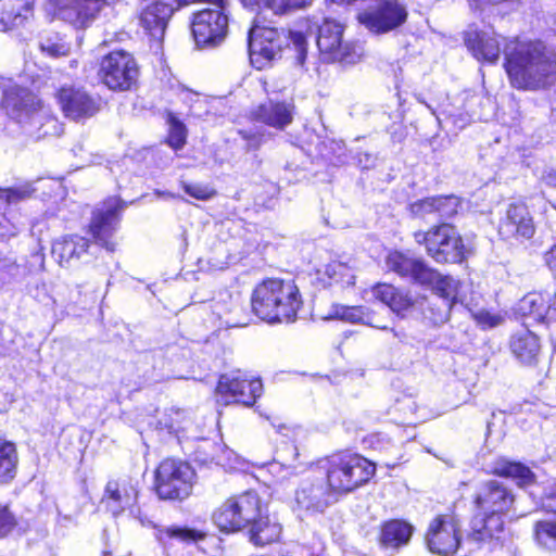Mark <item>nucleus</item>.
Here are the masks:
<instances>
[{"label":"nucleus","mask_w":556,"mask_h":556,"mask_svg":"<svg viewBox=\"0 0 556 556\" xmlns=\"http://www.w3.org/2000/svg\"><path fill=\"white\" fill-rule=\"evenodd\" d=\"M505 70L518 89L538 90L556 79V54L542 41L510 40L503 49Z\"/></svg>","instance_id":"nucleus-1"},{"label":"nucleus","mask_w":556,"mask_h":556,"mask_svg":"<svg viewBox=\"0 0 556 556\" xmlns=\"http://www.w3.org/2000/svg\"><path fill=\"white\" fill-rule=\"evenodd\" d=\"M34 0H0V31L22 26L33 16ZM59 20L75 28L89 27L106 7L108 0H47Z\"/></svg>","instance_id":"nucleus-2"},{"label":"nucleus","mask_w":556,"mask_h":556,"mask_svg":"<svg viewBox=\"0 0 556 556\" xmlns=\"http://www.w3.org/2000/svg\"><path fill=\"white\" fill-rule=\"evenodd\" d=\"M251 62L258 68L282 54L296 66H303L307 55V38L299 28L253 26L248 35Z\"/></svg>","instance_id":"nucleus-3"},{"label":"nucleus","mask_w":556,"mask_h":556,"mask_svg":"<svg viewBox=\"0 0 556 556\" xmlns=\"http://www.w3.org/2000/svg\"><path fill=\"white\" fill-rule=\"evenodd\" d=\"M515 502L513 492L498 480L480 483L475 505L479 510L472 519V540L477 542L498 541L504 534V516Z\"/></svg>","instance_id":"nucleus-4"},{"label":"nucleus","mask_w":556,"mask_h":556,"mask_svg":"<svg viewBox=\"0 0 556 556\" xmlns=\"http://www.w3.org/2000/svg\"><path fill=\"white\" fill-rule=\"evenodd\" d=\"M253 313L264 321H294L302 306L298 286L292 280L270 278L258 283L252 294Z\"/></svg>","instance_id":"nucleus-5"},{"label":"nucleus","mask_w":556,"mask_h":556,"mask_svg":"<svg viewBox=\"0 0 556 556\" xmlns=\"http://www.w3.org/2000/svg\"><path fill=\"white\" fill-rule=\"evenodd\" d=\"M2 108L11 118L36 128V132H29L37 138L60 134L58 121L42 110L40 100L26 88L12 83L4 85Z\"/></svg>","instance_id":"nucleus-6"},{"label":"nucleus","mask_w":556,"mask_h":556,"mask_svg":"<svg viewBox=\"0 0 556 556\" xmlns=\"http://www.w3.org/2000/svg\"><path fill=\"white\" fill-rule=\"evenodd\" d=\"M375 471V464L358 454H337L328 459L327 484L334 495L346 494L367 483Z\"/></svg>","instance_id":"nucleus-7"},{"label":"nucleus","mask_w":556,"mask_h":556,"mask_svg":"<svg viewBox=\"0 0 556 556\" xmlns=\"http://www.w3.org/2000/svg\"><path fill=\"white\" fill-rule=\"evenodd\" d=\"M263 508L258 494L247 491L227 498L214 510L212 520L222 532H238L250 527Z\"/></svg>","instance_id":"nucleus-8"},{"label":"nucleus","mask_w":556,"mask_h":556,"mask_svg":"<svg viewBox=\"0 0 556 556\" xmlns=\"http://www.w3.org/2000/svg\"><path fill=\"white\" fill-rule=\"evenodd\" d=\"M415 241L424 244L427 254L437 263L456 264L465 258L463 239L456 228L443 223L431 227L428 231L414 233Z\"/></svg>","instance_id":"nucleus-9"},{"label":"nucleus","mask_w":556,"mask_h":556,"mask_svg":"<svg viewBox=\"0 0 556 556\" xmlns=\"http://www.w3.org/2000/svg\"><path fill=\"white\" fill-rule=\"evenodd\" d=\"M194 470L180 459L163 460L155 472L156 492L164 500H184L192 491Z\"/></svg>","instance_id":"nucleus-10"},{"label":"nucleus","mask_w":556,"mask_h":556,"mask_svg":"<svg viewBox=\"0 0 556 556\" xmlns=\"http://www.w3.org/2000/svg\"><path fill=\"white\" fill-rule=\"evenodd\" d=\"M342 34L341 24L326 18L318 29L317 47L330 61L356 63L363 55V48L352 42H343Z\"/></svg>","instance_id":"nucleus-11"},{"label":"nucleus","mask_w":556,"mask_h":556,"mask_svg":"<svg viewBox=\"0 0 556 556\" xmlns=\"http://www.w3.org/2000/svg\"><path fill=\"white\" fill-rule=\"evenodd\" d=\"M406 18V8L399 0H378L376 5L357 14L359 24L375 35L386 34L400 27Z\"/></svg>","instance_id":"nucleus-12"},{"label":"nucleus","mask_w":556,"mask_h":556,"mask_svg":"<svg viewBox=\"0 0 556 556\" xmlns=\"http://www.w3.org/2000/svg\"><path fill=\"white\" fill-rule=\"evenodd\" d=\"M192 35L199 48L219 45L228 30V15L225 9H205L194 14Z\"/></svg>","instance_id":"nucleus-13"},{"label":"nucleus","mask_w":556,"mask_h":556,"mask_svg":"<svg viewBox=\"0 0 556 556\" xmlns=\"http://www.w3.org/2000/svg\"><path fill=\"white\" fill-rule=\"evenodd\" d=\"M101 72L104 84L113 90H129L139 75L134 56L122 50L113 51L103 58Z\"/></svg>","instance_id":"nucleus-14"},{"label":"nucleus","mask_w":556,"mask_h":556,"mask_svg":"<svg viewBox=\"0 0 556 556\" xmlns=\"http://www.w3.org/2000/svg\"><path fill=\"white\" fill-rule=\"evenodd\" d=\"M426 542L429 551L433 554L453 555L460 544L458 521L450 515L438 516L429 525Z\"/></svg>","instance_id":"nucleus-15"},{"label":"nucleus","mask_w":556,"mask_h":556,"mask_svg":"<svg viewBox=\"0 0 556 556\" xmlns=\"http://www.w3.org/2000/svg\"><path fill=\"white\" fill-rule=\"evenodd\" d=\"M337 501L336 495L323 479L304 480L295 491L294 509L307 515L324 513Z\"/></svg>","instance_id":"nucleus-16"},{"label":"nucleus","mask_w":556,"mask_h":556,"mask_svg":"<svg viewBox=\"0 0 556 556\" xmlns=\"http://www.w3.org/2000/svg\"><path fill=\"white\" fill-rule=\"evenodd\" d=\"M123 208L124 204L119 199L110 198L93 213L90 223V231L96 241L111 252L115 249L111 238L116 231Z\"/></svg>","instance_id":"nucleus-17"},{"label":"nucleus","mask_w":556,"mask_h":556,"mask_svg":"<svg viewBox=\"0 0 556 556\" xmlns=\"http://www.w3.org/2000/svg\"><path fill=\"white\" fill-rule=\"evenodd\" d=\"M56 98L65 116L74 121L91 117L100 108L97 99L85 90L73 86L62 87L58 91Z\"/></svg>","instance_id":"nucleus-18"},{"label":"nucleus","mask_w":556,"mask_h":556,"mask_svg":"<svg viewBox=\"0 0 556 556\" xmlns=\"http://www.w3.org/2000/svg\"><path fill=\"white\" fill-rule=\"evenodd\" d=\"M137 497L138 480L122 477L106 483L101 502L108 510L117 516L132 506L137 502Z\"/></svg>","instance_id":"nucleus-19"},{"label":"nucleus","mask_w":556,"mask_h":556,"mask_svg":"<svg viewBox=\"0 0 556 556\" xmlns=\"http://www.w3.org/2000/svg\"><path fill=\"white\" fill-rule=\"evenodd\" d=\"M295 114V105L292 100H268L257 105L251 113L254 121L263 123L278 130L286 129L292 124Z\"/></svg>","instance_id":"nucleus-20"},{"label":"nucleus","mask_w":556,"mask_h":556,"mask_svg":"<svg viewBox=\"0 0 556 556\" xmlns=\"http://www.w3.org/2000/svg\"><path fill=\"white\" fill-rule=\"evenodd\" d=\"M386 265L402 278L409 279L418 285L430 281L434 275L432 268L425 261L410 257L399 251L389 253Z\"/></svg>","instance_id":"nucleus-21"},{"label":"nucleus","mask_w":556,"mask_h":556,"mask_svg":"<svg viewBox=\"0 0 556 556\" xmlns=\"http://www.w3.org/2000/svg\"><path fill=\"white\" fill-rule=\"evenodd\" d=\"M498 232L506 239L531 238L534 233V225L528 207L521 203L510 204L505 218L500 224Z\"/></svg>","instance_id":"nucleus-22"},{"label":"nucleus","mask_w":556,"mask_h":556,"mask_svg":"<svg viewBox=\"0 0 556 556\" xmlns=\"http://www.w3.org/2000/svg\"><path fill=\"white\" fill-rule=\"evenodd\" d=\"M174 12L173 3L155 0L147 5L140 14V24L155 40H162L168 18Z\"/></svg>","instance_id":"nucleus-23"},{"label":"nucleus","mask_w":556,"mask_h":556,"mask_svg":"<svg viewBox=\"0 0 556 556\" xmlns=\"http://www.w3.org/2000/svg\"><path fill=\"white\" fill-rule=\"evenodd\" d=\"M465 42L478 61L493 64L498 60L501 47L494 34L468 30Z\"/></svg>","instance_id":"nucleus-24"},{"label":"nucleus","mask_w":556,"mask_h":556,"mask_svg":"<svg viewBox=\"0 0 556 556\" xmlns=\"http://www.w3.org/2000/svg\"><path fill=\"white\" fill-rule=\"evenodd\" d=\"M88 248V239L73 235L56 240L52 245V254L61 266L68 267L80 260L87 253Z\"/></svg>","instance_id":"nucleus-25"},{"label":"nucleus","mask_w":556,"mask_h":556,"mask_svg":"<svg viewBox=\"0 0 556 556\" xmlns=\"http://www.w3.org/2000/svg\"><path fill=\"white\" fill-rule=\"evenodd\" d=\"M553 305L552 294L530 292L517 303L516 312L521 316H529L538 323H543L548 317Z\"/></svg>","instance_id":"nucleus-26"},{"label":"nucleus","mask_w":556,"mask_h":556,"mask_svg":"<svg viewBox=\"0 0 556 556\" xmlns=\"http://www.w3.org/2000/svg\"><path fill=\"white\" fill-rule=\"evenodd\" d=\"M148 525L154 528L155 539L164 546L170 544L172 541H177L182 544H191L203 541L206 538V533L204 531L189 527L176 525L162 527L154 525L152 521H148Z\"/></svg>","instance_id":"nucleus-27"},{"label":"nucleus","mask_w":556,"mask_h":556,"mask_svg":"<svg viewBox=\"0 0 556 556\" xmlns=\"http://www.w3.org/2000/svg\"><path fill=\"white\" fill-rule=\"evenodd\" d=\"M510 349L521 363L531 365L539 354V339L528 329L520 330L511 337Z\"/></svg>","instance_id":"nucleus-28"},{"label":"nucleus","mask_w":556,"mask_h":556,"mask_svg":"<svg viewBox=\"0 0 556 556\" xmlns=\"http://www.w3.org/2000/svg\"><path fill=\"white\" fill-rule=\"evenodd\" d=\"M249 532L251 542L255 545H266L276 542L280 538L281 526L268 515H265L263 508L261 516L251 523Z\"/></svg>","instance_id":"nucleus-29"},{"label":"nucleus","mask_w":556,"mask_h":556,"mask_svg":"<svg viewBox=\"0 0 556 556\" xmlns=\"http://www.w3.org/2000/svg\"><path fill=\"white\" fill-rule=\"evenodd\" d=\"M372 294L396 314H403L414 305V301L407 293L397 290L391 285H377L372 289Z\"/></svg>","instance_id":"nucleus-30"},{"label":"nucleus","mask_w":556,"mask_h":556,"mask_svg":"<svg viewBox=\"0 0 556 556\" xmlns=\"http://www.w3.org/2000/svg\"><path fill=\"white\" fill-rule=\"evenodd\" d=\"M414 528L403 520H390L382 526L380 541L386 547L399 548L406 545L413 534Z\"/></svg>","instance_id":"nucleus-31"},{"label":"nucleus","mask_w":556,"mask_h":556,"mask_svg":"<svg viewBox=\"0 0 556 556\" xmlns=\"http://www.w3.org/2000/svg\"><path fill=\"white\" fill-rule=\"evenodd\" d=\"M244 387H249L247 376L240 371L222 375L216 388L218 401L226 405L236 403L240 389Z\"/></svg>","instance_id":"nucleus-32"},{"label":"nucleus","mask_w":556,"mask_h":556,"mask_svg":"<svg viewBox=\"0 0 556 556\" xmlns=\"http://www.w3.org/2000/svg\"><path fill=\"white\" fill-rule=\"evenodd\" d=\"M17 463L15 444L0 439V483H8L15 477Z\"/></svg>","instance_id":"nucleus-33"},{"label":"nucleus","mask_w":556,"mask_h":556,"mask_svg":"<svg viewBox=\"0 0 556 556\" xmlns=\"http://www.w3.org/2000/svg\"><path fill=\"white\" fill-rule=\"evenodd\" d=\"M494 472L516 480L520 486L529 485L534 481V473L521 463L500 460L494 467Z\"/></svg>","instance_id":"nucleus-34"},{"label":"nucleus","mask_w":556,"mask_h":556,"mask_svg":"<svg viewBox=\"0 0 556 556\" xmlns=\"http://www.w3.org/2000/svg\"><path fill=\"white\" fill-rule=\"evenodd\" d=\"M430 281L420 282L422 286H431L435 291L439 301H448L454 304L457 301L458 281L451 276H442L437 270Z\"/></svg>","instance_id":"nucleus-35"},{"label":"nucleus","mask_w":556,"mask_h":556,"mask_svg":"<svg viewBox=\"0 0 556 556\" xmlns=\"http://www.w3.org/2000/svg\"><path fill=\"white\" fill-rule=\"evenodd\" d=\"M336 316L349 323H361L378 329H387V326L377 323L374 314L364 306H342L337 308Z\"/></svg>","instance_id":"nucleus-36"},{"label":"nucleus","mask_w":556,"mask_h":556,"mask_svg":"<svg viewBox=\"0 0 556 556\" xmlns=\"http://www.w3.org/2000/svg\"><path fill=\"white\" fill-rule=\"evenodd\" d=\"M39 48L47 55L59 58L70 53L71 45L59 33L45 31L40 36Z\"/></svg>","instance_id":"nucleus-37"},{"label":"nucleus","mask_w":556,"mask_h":556,"mask_svg":"<svg viewBox=\"0 0 556 556\" xmlns=\"http://www.w3.org/2000/svg\"><path fill=\"white\" fill-rule=\"evenodd\" d=\"M535 540L542 547L556 552V522L539 521L534 528Z\"/></svg>","instance_id":"nucleus-38"},{"label":"nucleus","mask_w":556,"mask_h":556,"mask_svg":"<svg viewBox=\"0 0 556 556\" xmlns=\"http://www.w3.org/2000/svg\"><path fill=\"white\" fill-rule=\"evenodd\" d=\"M325 274L333 281L353 285L355 276L353 268L345 262L332 261L325 266Z\"/></svg>","instance_id":"nucleus-39"},{"label":"nucleus","mask_w":556,"mask_h":556,"mask_svg":"<svg viewBox=\"0 0 556 556\" xmlns=\"http://www.w3.org/2000/svg\"><path fill=\"white\" fill-rule=\"evenodd\" d=\"M247 384L249 387H244L240 389V394L236 399V404H242L244 406H252L256 399L262 395L263 384L260 379H248Z\"/></svg>","instance_id":"nucleus-40"},{"label":"nucleus","mask_w":556,"mask_h":556,"mask_svg":"<svg viewBox=\"0 0 556 556\" xmlns=\"http://www.w3.org/2000/svg\"><path fill=\"white\" fill-rule=\"evenodd\" d=\"M437 201V217L439 218H451L462 207V201L456 195H438Z\"/></svg>","instance_id":"nucleus-41"},{"label":"nucleus","mask_w":556,"mask_h":556,"mask_svg":"<svg viewBox=\"0 0 556 556\" xmlns=\"http://www.w3.org/2000/svg\"><path fill=\"white\" fill-rule=\"evenodd\" d=\"M187 413L184 409L172 407L167 414L160 419L161 428L167 429L169 432H179L185 429Z\"/></svg>","instance_id":"nucleus-42"},{"label":"nucleus","mask_w":556,"mask_h":556,"mask_svg":"<svg viewBox=\"0 0 556 556\" xmlns=\"http://www.w3.org/2000/svg\"><path fill=\"white\" fill-rule=\"evenodd\" d=\"M34 191L35 189L30 184H24L7 189L0 188V200H4L8 204H14L30 198Z\"/></svg>","instance_id":"nucleus-43"},{"label":"nucleus","mask_w":556,"mask_h":556,"mask_svg":"<svg viewBox=\"0 0 556 556\" xmlns=\"http://www.w3.org/2000/svg\"><path fill=\"white\" fill-rule=\"evenodd\" d=\"M453 304L448 301L429 302L428 311L430 315L427 316L434 325H441L450 319V313Z\"/></svg>","instance_id":"nucleus-44"},{"label":"nucleus","mask_w":556,"mask_h":556,"mask_svg":"<svg viewBox=\"0 0 556 556\" xmlns=\"http://www.w3.org/2000/svg\"><path fill=\"white\" fill-rule=\"evenodd\" d=\"M169 124V136L168 143L174 149H180L186 142V127L185 125L178 121L174 115H169L168 117Z\"/></svg>","instance_id":"nucleus-45"},{"label":"nucleus","mask_w":556,"mask_h":556,"mask_svg":"<svg viewBox=\"0 0 556 556\" xmlns=\"http://www.w3.org/2000/svg\"><path fill=\"white\" fill-rule=\"evenodd\" d=\"M437 197H429L417 200L409 205L412 214L416 217L427 218L429 216L437 217Z\"/></svg>","instance_id":"nucleus-46"},{"label":"nucleus","mask_w":556,"mask_h":556,"mask_svg":"<svg viewBox=\"0 0 556 556\" xmlns=\"http://www.w3.org/2000/svg\"><path fill=\"white\" fill-rule=\"evenodd\" d=\"M312 3V0H275L273 13L275 15H287Z\"/></svg>","instance_id":"nucleus-47"},{"label":"nucleus","mask_w":556,"mask_h":556,"mask_svg":"<svg viewBox=\"0 0 556 556\" xmlns=\"http://www.w3.org/2000/svg\"><path fill=\"white\" fill-rule=\"evenodd\" d=\"M182 188L187 194L197 200H208L215 194V191L207 185L184 182Z\"/></svg>","instance_id":"nucleus-48"},{"label":"nucleus","mask_w":556,"mask_h":556,"mask_svg":"<svg viewBox=\"0 0 556 556\" xmlns=\"http://www.w3.org/2000/svg\"><path fill=\"white\" fill-rule=\"evenodd\" d=\"M184 101L190 104V112L197 117H202L207 112L205 101L198 93L185 92Z\"/></svg>","instance_id":"nucleus-49"},{"label":"nucleus","mask_w":556,"mask_h":556,"mask_svg":"<svg viewBox=\"0 0 556 556\" xmlns=\"http://www.w3.org/2000/svg\"><path fill=\"white\" fill-rule=\"evenodd\" d=\"M16 526L15 517L7 506L0 507V539L7 536Z\"/></svg>","instance_id":"nucleus-50"},{"label":"nucleus","mask_w":556,"mask_h":556,"mask_svg":"<svg viewBox=\"0 0 556 556\" xmlns=\"http://www.w3.org/2000/svg\"><path fill=\"white\" fill-rule=\"evenodd\" d=\"M542 505L545 510L556 514V482L548 484L544 490Z\"/></svg>","instance_id":"nucleus-51"},{"label":"nucleus","mask_w":556,"mask_h":556,"mask_svg":"<svg viewBox=\"0 0 556 556\" xmlns=\"http://www.w3.org/2000/svg\"><path fill=\"white\" fill-rule=\"evenodd\" d=\"M475 319L480 326L484 328L495 327L502 321V318L500 316L492 315L489 312L484 311L475 314Z\"/></svg>","instance_id":"nucleus-52"},{"label":"nucleus","mask_w":556,"mask_h":556,"mask_svg":"<svg viewBox=\"0 0 556 556\" xmlns=\"http://www.w3.org/2000/svg\"><path fill=\"white\" fill-rule=\"evenodd\" d=\"M240 2L245 9L253 12L263 9H268L273 12V7L275 5V0H240Z\"/></svg>","instance_id":"nucleus-53"},{"label":"nucleus","mask_w":556,"mask_h":556,"mask_svg":"<svg viewBox=\"0 0 556 556\" xmlns=\"http://www.w3.org/2000/svg\"><path fill=\"white\" fill-rule=\"evenodd\" d=\"M239 135L247 141L248 149L256 150L262 144V137L245 130H240Z\"/></svg>","instance_id":"nucleus-54"},{"label":"nucleus","mask_w":556,"mask_h":556,"mask_svg":"<svg viewBox=\"0 0 556 556\" xmlns=\"http://www.w3.org/2000/svg\"><path fill=\"white\" fill-rule=\"evenodd\" d=\"M544 260L551 271L556 276V243L545 253Z\"/></svg>","instance_id":"nucleus-55"},{"label":"nucleus","mask_w":556,"mask_h":556,"mask_svg":"<svg viewBox=\"0 0 556 556\" xmlns=\"http://www.w3.org/2000/svg\"><path fill=\"white\" fill-rule=\"evenodd\" d=\"M375 162H376V156L368 153V152H364V153H361L359 154V157H358V163L359 165L363 167V168H370L375 165Z\"/></svg>","instance_id":"nucleus-56"},{"label":"nucleus","mask_w":556,"mask_h":556,"mask_svg":"<svg viewBox=\"0 0 556 556\" xmlns=\"http://www.w3.org/2000/svg\"><path fill=\"white\" fill-rule=\"evenodd\" d=\"M542 180L547 186L556 188V170L555 169L545 170L542 175Z\"/></svg>","instance_id":"nucleus-57"},{"label":"nucleus","mask_w":556,"mask_h":556,"mask_svg":"<svg viewBox=\"0 0 556 556\" xmlns=\"http://www.w3.org/2000/svg\"><path fill=\"white\" fill-rule=\"evenodd\" d=\"M197 2H208L215 5V9H225L226 0H197Z\"/></svg>","instance_id":"nucleus-58"},{"label":"nucleus","mask_w":556,"mask_h":556,"mask_svg":"<svg viewBox=\"0 0 556 556\" xmlns=\"http://www.w3.org/2000/svg\"><path fill=\"white\" fill-rule=\"evenodd\" d=\"M176 7H174V11L182 5H187L192 2H197V0H174Z\"/></svg>","instance_id":"nucleus-59"},{"label":"nucleus","mask_w":556,"mask_h":556,"mask_svg":"<svg viewBox=\"0 0 556 556\" xmlns=\"http://www.w3.org/2000/svg\"><path fill=\"white\" fill-rule=\"evenodd\" d=\"M393 336L395 338H397L400 341H405L406 340V334L403 332V331H397L395 329H391Z\"/></svg>","instance_id":"nucleus-60"},{"label":"nucleus","mask_w":556,"mask_h":556,"mask_svg":"<svg viewBox=\"0 0 556 556\" xmlns=\"http://www.w3.org/2000/svg\"><path fill=\"white\" fill-rule=\"evenodd\" d=\"M226 324L229 325V326H238L239 325V323L231 321V320H226Z\"/></svg>","instance_id":"nucleus-61"},{"label":"nucleus","mask_w":556,"mask_h":556,"mask_svg":"<svg viewBox=\"0 0 556 556\" xmlns=\"http://www.w3.org/2000/svg\"><path fill=\"white\" fill-rule=\"evenodd\" d=\"M282 426H278V432H281Z\"/></svg>","instance_id":"nucleus-62"}]
</instances>
